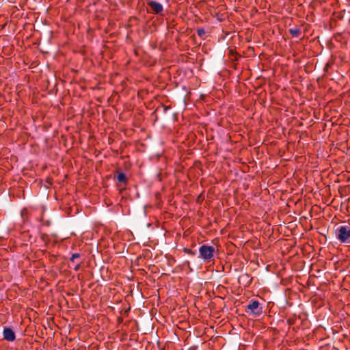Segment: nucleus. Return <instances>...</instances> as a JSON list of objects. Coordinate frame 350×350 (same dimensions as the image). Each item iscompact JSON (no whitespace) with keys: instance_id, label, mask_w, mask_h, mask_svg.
Segmentation results:
<instances>
[{"instance_id":"nucleus-1","label":"nucleus","mask_w":350,"mask_h":350,"mask_svg":"<svg viewBox=\"0 0 350 350\" xmlns=\"http://www.w3.org/2000/svg\"><path fill=\"white\" fill-rule=\"evenodd\" d=\"M337 240L342 244H350V227L348 226H339L335 230Z\"/></svg>"},{"instance_id":"nucleus-2","label":"nucleus","mask_w":350,"mask_h":350,"mask_svg":"<svg viewBox=\"0 0 350 350\" xmlns=\"http://www.w3.org/2000/svg\"><path fill=\"white\" fill-rule=\"evenodd\" d=\"M200 256L204 262H210L213 260L215 250L213 246L202 245L199 248Z\"/></svg>"},{"instance_id":"nucleus-3","label":"nucleus","mask_w":350,"mask_h":350,"mask_svg":"<svg viewBox=\"0 0 350 350\" xmlns=\"http://www.w3.org/2000/svg\"><path fill=\"white\" fill-rule=\"evenodd\" d=\"M248 310L256 316H259L262 313V308L260 306L259 301L254 299H252L247 306L246 312Z\"/></svg>"},{"instance_id":"nucleus-4","label":"nucleus","mask_w":350,"mask_h":350,"mask_svg":"<svg viewBox=\"0 0 350 350\" xmlns=\"http://www.w3.org/2000/svg\"><path fill=\"white\" fill-rule=\"evenodd\" d=\"M3 336L4 340L9 342H13L16 339L14 332L12 328L8 327L3 328Z\"/></svg>"},{"instance_id":"nucleus-5","label":"nucleus","mask_w":350,"mask_h":350,"mask_svg":"<svg viewBox=\"0 0 350 350\" xmlns=\"http://www.w3.org/2000/svg\"><path fill=\"white\" fill-rule=\"evenodd\" d=\"M148 5L151 8L152 12L154 14H160L163 10V5L155 1H150L147 3Z\"/></svg>"},{"instance_id":"nucleus-6","label":"nucleus","mask_w":350,"mask_h":350,"mask_svg":"<svg viewBox=\"0 0 350 350\" xmlns=\"http://www.w3.org/2000/svg\"><path fill=\"white\" fill-rule=\"evenodd\" d=\"M116 179L118 182L120 183H122L124 185L127 184V178L126 176V174L122 172H117Z\"/></svg>"},{"instance_id":"nucleus-7","label":"nucleus","mask_w":350,"mask_h":350,"mask_svg":"<svg viewBox=\"0 0 350 350\" xmlns=\"http://www.w3.org/2000/svg\"><path fill=\"white\" fill-rule=\"evenodd\" d=\"M288 31L293 37H296V38L299 37L301 33L300 29L298 27L291 28V29H289Z\"/></svg>"},{"instance_id":"nucleus-8","label":"nucleus","mask_w":350,"mask_h":350,"mask_svg":"<svg viewBox=\"0 0 350 350\" xmlns=\"http://www.w3.org/2000/svg\"><path fill=\"white\" fill-rule=\"evenodd\" d=\"M81 257V255L79 253H74L72 254L70 258V260L72 263H77V262H80L79 261V258Z\"/></svg>"},{"instance_id":"nucleus-9","label":"nucleus","mask_w":350,"mask_h":350,"mask_svg":"<svg viewBox=\"0 0 350 350\" xmlns=\"http://www.w3.org/2000/svg\"><path fill=\"white\" fill-rule=\"evenodd\" d=\"M196 32L198 36L202 39H204L205 30L204 28H198Z\"/></svg>"},{"instance_id":"nucleus-10","label":"nucleus","mask_w":350,"mask_h":350,"mask_svg":"<svg viewBox=\"0 0 350 350\" xmlns=\"http://www.w3.org/2000/svg\"><path fill=\"white\" fill-rule=\"evenodd\" d=\"M74 264H75V267H73V269L77 271L80 269L81 262H77V263H74Z\"/></svg>"},{"instance_id":"nucleus-11","label":"nucleus","mask_w":350,"mask_h":350,"mask_svg":"<svg viewBox=\"0 0 350 350\" xmlns=\"http://www.w3.org/2000/svg\"><path fill=\"white\" fill-rule=\"evenodd\" d=\"M168 109H169V107H167V106L164 107V111H166Z\"/></svg>"}]
</instances>
